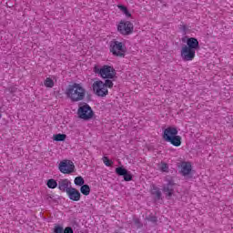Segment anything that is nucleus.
<instances>
[{"label": "nucleus", "instance_id": "obj_12", "mask_svg": "<svg viewBox=\"0 0 233 233\" xmlns=\"http://www.w3.org/2000/svg\"><path fill=\"white\" fill-rule=\"evenodd\" d=\"M116 173L118 176H124L125 181H132V175L128 173V171L123 167H116Z\"/></svg>", "mask_w": 233, "mask_h": 233}, {"label": "nucleus", "instance_id": "obj_7", "mask_svg": "<svg viewBox=\"0 0 233 233\" xmlns=\"http://www.w3.org/2000/svg\"><path fill=\"white\" fill-rule=\"evenodd\" d=\"M58 170L61 174H74L76 172V165L72 160L64 159L58 164Z\"/></svg>", "mask_w": 233, "mask_h": 233}, {"label": "nucleus", "instance_id": "obj_18", "mask_svg": "<svg viewBox=\"0 0 233 233\" xmlns=\"http://www.w3.org/2000/svg\"><path fill=\"white\" fill-rule=\"evenodd\" d=\"M117 8H119V10L122 12V14H124V15H126V17H127V18L132 17V14H130V11H128V8H127V6H125L123 5H118Z\"/></svg>", "mask_w": 233, "mask_h": 233}, {"label": "nucleus", "instance_id": "obj_13", "mask_svg": "<svg viewBox=\"0 0 233 233\" xmlns=\"http://www.w3.org/2000/svg\"><path fill=\"white\" fill-rule=\"evenodd\" d=\"M163 190L167 196H172L174 192V181L171 178L167 179V186L164 187Z\"/></svg>", "mask_w": 233, "mask_h": 233}, {"label": "nucleus", "instance_id": "obj_8", "mask_svg": "<svg viewBox=\"0 0 233 233\" xmlns=\"http://www.w3.org/2000/svg\"><path fill=\"white\" fill-rule=\"evenodd\" d=\"M117 31L122 35H130L134 32V24L130 21L121 20L117 24Z\"/></svg>", "mask_w": 233, "mask_h": 233}, {"label": "nucleus", "instance_id": "obj_17", "mask_svg": "<svg viewBox=\"0 0 233 233\" xmlns=\"http://www.w3.org/2000/svg\"><path fill=\"white\" fill-rule=\"evenodd\" d=\"M151 194H152V196H154V198L156 199H160L161 198V191L156 186H152Z\"/></svg>", "mask_w": 233, "mask_h": 233}, {"label": "nucleus", "instance_id": "obj_3", "mask_svg": "<svg viewBox=\"0 0 233 233\" xmlns=\"http://www.w3.org/2000/svg\"><path fill=\"white\" fill-rule=\"evenodd\" d=\"M177 128L175 127H167L163 133V139L173 147H181V136H177Z\"/></svg>", "mask_w": 233, "mask_h": 233}, {"label": "nucleus", "instance_id": "obj_24", "mask_svg": "<svg viewBox=\"0 0 233 233\" xmlns=\"http://www.w3.org/2000/svg\"><path fill=\"white\" fill-rule=\"evenodd\" d=\"M159 168L162 172H167V170H168V165L162 163L160 164Z\"/></svg>", "mask_w": 233, "mask_h": 233}, {"label": "nucleus", "instance_id": "obj_22", "mask_svg": "<svg viewBox=\"0 0 233 233\" xmlns=\"http://www.w3.org/2000/svg\"><path fill=\"white\" fill-rule=\"evenodd\" d=\"M74 183L76 185V187H82V185H85V179L83 177H76L74 180Z\"/></svg>", "mask_w": 233, "mask_h": 233}, {"label": "nucleus", "instance_id": "obj_10", "mask_svg": "<svg viewBox=\"0 0 233 233\" xmlns=\"http://www.w3.org/2000/svg\"><path fill=\"white\" fill-rule=\"evenodd\" d=\"M71 185H72V182H70V180H68L67 178H63L58 181V188L62 192L67 193L68 190L72 188Z\"/></svg>", "mask_w": 233, "mask_h": 233}, {"label": "nucleus", "instance_id": "obj_26", "mask_svg": "<svg viewBox=\"0 0 233 233\" xmlns=\"http://www.w3.org/2000/svg\"><path fill=\"white\" fill-rule=\"evenodd\" d=\"M64 233H74V230L72 229V228H66Z\"/></svg>", "mask_w": 233, "mask_h": 233}, {"label": "nucleus", "instance_id": "obj_25", "mask_svg": "<svg viewBox=\"0 0 233 233\" xmlns=\"http://www.w3.org/2000/svg\"><path fill=\"white\" fill-rule=\"evenodd\" d=\"M55 233H65V231H64L63 228L58 226V227L55 228Z\"/></svg>", "mask_w": 233, "mask_h": 233}, {"label": "nucleus", "instance_id": "obj_19", "mask_svg": "<svg viewBox=\"0 0 233 233\" xmlns=\"http://www.w3.org/2000/svg\"><path fill=\"white\" fill-rule=\"evenodd\" d=\"M80 192L84 196H89L90 195V186L89 185H82L80 187Z\"/></svg>", "mask_w": 233, "mask_h": 233}, {"label": "nucleus", "instance_id": "obj_2", "mask_svg": "<svg viewBox=\"0 0 233 233\" xmlns=\"http://www.w3.org/2000/svg\"><path fill=\"white\" fill-rule=\"evenodd\" d=\"M112 86H114V83L111 80H106L105 82L96 80L92 85L94 95L98 97H106L108 88H112Z\"/></svg>", "mask_w": 233, "mask_h": 233}, {"label": "nucleus", "instance_id": "obj_23", "mask_svg": "<svg viewBox=\"0 0 233 233\" xmlns=\"http://www.w3.org/2000/svg\"><path fill=\"white\" fill-rule=\"evenodd\" d=\"M103 163L106 165V167H112V160L108 159L106 157H103Z\"/></svg>", "mask_w": 233, "mask_h": 233}, {"label": "nucleus", "instance_id": "obj_6", "mask_svg": "<svg viewBox=\"0 0 233 233\" xmlns=\"http://www.w3.org/2000/svg\"><path fill=\"white\" fill-rule=\"evenodd\" d=\"M77 114L78 117L84 121H89V119L94 117V110H92V107L88 104L79 106Z\"/></svg>", "mask_w": 233, "mask_h": 233}, {"label": "nucleus", "instance_id": "obj_21", "mask_svg": "<svg viewBox=\"0 0 233 233\" xmlns=\"http://www.w3.org/2000/svg\"><path fill=\"white\" fill-rule=\"evenodd\" d=\"M54 141H65L66 139V135L65 134H56L53 136Z\"/></svg>", "mask_w": 233, "mask_h": 233}, {"label": "nucleus", "instance_id": "obj_9", "mask_svg": "<svg viewBox=\"0 0 233 233\" xmlns=\"http://www.w3.org/2000/svg\"><path fill=\"white\" fill-rule=\"evenodd\" d=\"M181 57L184 61H192L196 57V50L184 46L181 49Z\"/></svg>", "mask_w": 233, "mask_h": 233}, {"label": "nucleus", "instance_id": "obj_4", "mask_svg": "<svg viewBox=\"0 0 233 233\" xmlns=\"http://www.w3.org/2000/svg\"><path fill=\"white\" fill-rule=\"evenodd\" d=\"M93 70L95 74L100 76L102 79H114V77H116V69L112 66H95Z\"/></svg>", "mask_w": 233, "mask_h": 233}, {"label": "nucleus", "instance_id": "obj_16", "mask_svg": "<svg viewBox=\"0 0 233 233\" xmlns=\"http://www.w3.org/2000/svg\"><path fill=\"white\" fill-rule=\"evenodd\" d=\"M54 79H56V76L46 77L45 79V81H44L45 86H46V88H53V86H54Z\"/></svg>", "mask_w": 233, "mask_h": 233}, {"label": "nucleus", "instance_id": "obj_5", "mask_svg": "<svg viewBox=\"0 0 233 233\" xmlns=\"http://www.w3.org/2000/svg\"><path fill=\"white\" fill-rule=\"evenodd\" d=\"M109 50L111 54L116 57H125V55L127 54V46L125 45V42L112 40L110 42Z\"/></svg>", "mask_w": 233, "mask_h": 233}, {"label": "nucleus", "instance_id": "obj_1", "mask_svg": "<svg viewBox=\"0 0 233 233\" xmlns=\"http://www.w3.org/2000/svg\"><path fill=\"white\" fill-rule=\"evenodd\" d=\"M66 94L71 101H83V99H85L86 90L85 87H83V85L74 83L68 86L66 90Z\"/></svg>", "mask_w": 233, "mask_h": 233}, {"label": "nucleus", "instance_id": "obj_11", "mask_svg": "<svg viewBox=\"0 0 233 233\" xmlns=\"http://www.w3.org/2000/svg\"><path fill=\"white\" fill-rule=\"evenodd\" d=\"M66 194L72 201H79L81 199V193L74 187L68 189Z\"/></svg>", "mask_w": 233, "mask_h": 233}, {"label": "nucleus", "instance_id": "obj_20", "mask_svg": "<svg viewBox=\"0 0 233 233\" xmlns=\"http://www.w3.org/2000/svg\"><path fill=\"white\" fill-rule=\"evenodd\" d=\"M46 186L48 188H52V189L57 188V180L50 178L47 180Z\"/></svg>", "mask_w": 233, "mask_h": 233}, {"label": "nucleus", "instance_id": "obj_27", "mask_svg": "<svg viewBox=\"0 0 233 233\" xmlns=\"http://www.w3.org/2000/svg\"><path fill=\"white\" fill-rule=\"evenodd\" d=\"M152 221H156L157 220V218H154L153 219H151Z\"/></svg>", "mask_w": 233, "mask_h": 233}, {"label": "nucleus", "instance_id": "obj_15", "mask_svg": "<svg viewBox=\"0 0 233 233\" xmlns=\"http://www.w3.org/2000/svg\"><path fill=\"white\" fill-rule=\"evenodd\" d=\"M181 172L183 176H188L192 172V164L190 162H182Z\"/></svg>", "mask_w": 233, "mask_h": 233}, {"label": "nucleus", "instance_id": "obj_14", "mask_svg": "<svg viewBox=\"0 0 233 233\" xmlns=\"http://www.w3.org/2000/svg\"><path fill=\"white\" fill-rule=\"evenodd\" d=\"M187 47L196 51L198 48H199V41H198L195 37L188 38L187 40Z\"/></svg>", "mask_w": 233, "mask_h": 233}]
</instances>
